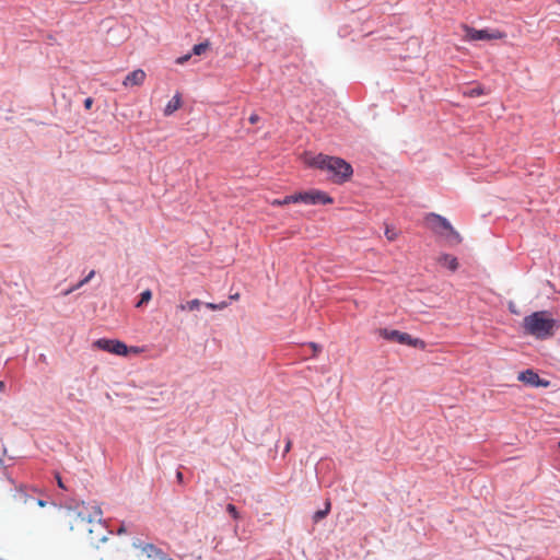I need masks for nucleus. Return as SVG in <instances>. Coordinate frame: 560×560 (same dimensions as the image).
<instances>
[{
	"label": "nucleus",
	"instance_id": "obj_4",
	"mask_svg": "<svg viewBox=\"0 0 560 560\" xmlns=\"http://www.w3.org/2000/svg\"><path fill=\"white\" fill-rule=\"evenodd\" d=\"M94 346L98 349L105 350L110 353H115L118 355H128L129 352L138 353L139 350L136 348L129 349L125 343L117 341V340H110V339H98L94 342Z\"/></svg>",
	"mask_w": 560,
	"mask_h": 560
},
{
	"label": "nucleus",
	"instance_id": "obj_10",
	"mask_svg": "<svg viewBox=\"0 0 560 560\" xmlns=\"http://www.w3.org/2000/svg\"><path fill=\"white\" fill-rule=\"evenodd\" d=\"M142 551L147 555L148 558L152 560H166L167 556L154 545L147 544L142 547Z\"/></svg>",
	"mask_w": 560,
	"mask_h": 560
},
{
	"label": "nucleus",
	"instance_id": "obj_13",
	"mask_svg": "<svg viewBox=\"0 0 560 560\" xmlns=\"http://www.w3.org/2000/svg\"><path fill=\"white\" fill-rule=\"evenodd\" d=\"M180 107V97L179 95H175L165 106L164 114L166 116L172 115L175 110Z\"/></svg>",
	"mask_w": 560,
	"mask_h": 560
},
{
	"label": "nucleus",
	"instance_id": "obj_22",
	"mask_svg": "<svg viewBox=\"0 0 560 560\" xmlns=\"http://www.w3.org/2000/svg\"><path fill=\"white\" fill-rule=\"evenodd\" d=\"M464 93L474 97L480 95L482 93V90H480L479 88H469Z\"/></svg>",
	"mask_w": 560,
	"mask_h": 560
},
{
	"label": "nucleus",
	"instance_id": "obj_24",
	"mask_svg": "<svg viewBox=\"0 0 560 560\" xmlns=\"http://www.w3.org/2000/svg\"><path fill=\"white\" fill-rule=\"evenodd\" d=\"M307 349H308V350H312V352H313V353H315L316 351H318V347H317V345H315V343H310V345L307 346Z\"/></svg>",
	"mask_w": 560,
	"mask_h": 560
},
{
	"label": "nucleus",
	"instance_id": "obj_16",
	"mask_svg": "<svg viewBox=\"0 0 560 560\" xmlns=\"http://www.w3.org/2000/svg\"><path fill=\"white\" fill-rule=\"evenodd\" d=\"M200 305H201V302L199 300H191V301L187 302L185 305H182L180 308L187 310V311H196L199 308Z\"/></svg>",
	"mask_w": 560,
	"mask_h": 560
},
{
	"label": "nucleus",
	"instance_id": "obj_1",
	"mask_svg": "<svg viewBox=\"0 0 560 560\" xmlns=\"http://www.w3.org/2000/svg\"><path fill=\"white\" fill-rule=\"evenodd\" d=\"M303 161L308 166L326 171L331 176V179L338 184L348 180L353 172L351 165L340 158L307 153L304 155Z\"/></svg>",
	"mask_w": 560,
	"mask_h": 560
},
{
	"label": "nucleus",
	"instance_id": "obj_12",
	"mask_svg": "<svg viewBox=\"0 0 560 560\" xmlns=\"http://www.w3.org/2000/svg\"><path fill=\"white\" fill-rule=\"evenodd\" d=\"M439 262L442 266L447 267L450 270L454 271L457 269V260L453 256L444 254L439 258Z\"/></svg>",
	"mask_w": 560,
	"mask_h": 560
},
{
	"label": "nucleus",
	"instance_id": "obj_33",
	"mask_svg": "<svg viewBox=\"0 0 560 560\" xmlns=\"http://www.w3.org/2000/svg\"><path fill=\"white\" fill-rule=\"evenodd\" d=\"M37 503H38V505H39V506H44V505H45V502H44V501H42V500H38V502H37Z\"/></svg>",
	"mask_w": 560,
	"mask_h": 560
},
{
	"label": "nucleus",
	"instance_id": "obj_21",
	"mask_svg": "<svg viewBox=\"0 0 560 560\" xmlns=\"http://www.w3.org/2000/svg\"><path fill=\"white\" fill-rule=\"evenodd\" d=\"M284 205L291 203V202H301L300 192L295 195L288 196L283 199Z\"/></svg>",
	"mask_w": 560,
	"mask_h": 560
},
{
	"label": "nucleus",
	"instance_id": "obj_32",
	"mask_svg": "<svg viewBox=\"0 0 560 560\" xmlns=\"http://www.w3.org/2000/svg\"><path fill=\"white\" fill-rule=\"evenodd\" d=\"M182 478H183V475H182V472H180V471H178V472H177V479L180 481V480H182Z\"/></svg>",
	"mask_w": 560,
	"mask_h": 560
},
{
	"label": "nucleus",
	"instance_id": "obj_14",
	"mask_svg": "<svg viewBox=\"0 0 560 560\" xmlns=\"http://www.w3.org/2000/svg\"><path fill=\"white\" fill-rule=\"evenodd\" d=\"M94 275H95V271H94V270L90 271V272H89V275H88L84 279H82V280H81L77 285H74V287H72V288L68 289L67 291H65V295L70 294V293H71V292H73L74 290H77V289L81 288L82 285H84L85 283H88L89 281H91V279L94 277Z\"/></svg>",
	"mask_w": 560,
	"mask_h": 560
},
{
	"label": "nucleus",
	"instance_id": "obj_11",
	"mask_svg": "<svg viewBox=\"0 0 560 560\" xmlns=\"http://www.w3.org/2000/svg\"><path fill=\"white\" fill-rule=\"evenodd\" d=\"M145 78V73L143 70H135L133 72L129 73L125 81H124V85L126 86H129V85H139L143 82Z\"/></svg>",
	"mask_w": 560,
	"mask_h": 560
},
{
	"label": "nucleus",
	"instance_id": "obj_35",
	"mask_svg": "<svg viewBox=\"0 0 560 560\" xmlns=\"http://www.w3.org/2000/svg\"><path fill=\"white\" fill-rule=\"evenodd\" d=\"M166 560H173V559H171V558H168V557H167V559H166Z\"/></svg>",
	"mask_w": 560,
	"mask_h": 560
},
{
	"label": "nucleus",
	"instance_id": "obj_34",
	"mask_svg": "<svg viewBox=\"0 0 560 560\" xmlns=\"http://www.w3.org/2000/svg\"><path fill=\"white\" fill-rule=\"evenodd\" d=\"M510 310H511L513 313H516L515 307H513V304H510Z\"/></svg>",
	"mask_w": 560,
	"mask_h": 560
},
{
	"label": "nucleus",
	"instance_id": "obj_17",
	"mask_svg": "<svg viewBox=\"0 0 560 560\" xmlns=\"http://www.w3.org/2000/svg\"><path fill=\"white\" fill-rule=\"evenodd\" d=\"M329 508H330V503L327 502L325 510H318L317 512H315L314 517H313L314 522H319L320 520H323L327 515Z\"/></svg>",
	"mask_w": 560,
	"mask_h": 560
},
{
	"label": "nucleus",
	"instance_id": "obj_27",
	"mask_svg": "<svg viewBox=\"0 0 560 560\" xmlns=\"http://www.w3.org/2000/svg\"><path fill=\"white\" fill-rule=\"evenodd\" d=\"M272 205H273V206H283V205H284V202H283V199H275V200L272 201Z\"/></svg>",
	"mask_w": 560,
	"mask_h": 560
},
{
	"label": "nucleus",
	"instance_id": "obj_2",
	"mask_svg": "<svg viewBox=\"0 0 560 560\" xmlns=\"http://www.w3.org/2000/svg\"><path fill=\"white\" fill-rule=\"evenodd\" d=\"M555 326V319L546 312H536L524 319L525 331L540 339L550 337Z\"/></svg>",
	"mask_w": 560,
	"mask_h": 560
},
{
	"label": "nucleus",
	"instance_id": "obj_28",
	"mask_svg": "<svg viewBox=\"0 0 560 560\" xmlns=\"http://www.w3.org/2000/svg\"><path fill=\"white\" fill-rule=\"evenodd\" d=\"M57 481H58V486H59L61 489H67V487L65 486V483H63L62 479H61L59 476H57Z\"/></svg>",
	"mask_w": 560,
	"mask_h": 560
},
{
	"label": "nucleus",
	"instance_id": "obj_5",
	"mask_svg": "<svg viewBox=\"0 0 560 560\" xmlns=\"http://www.w3.org/2000/svg\"><path fill=\"white\" fill-rule=\"evenodd\" d=\"M381 336L387 340L395 341L402 345H410L413 347H423V341L413 339L410 335L400 332L398 330H389L384 328L381 330Z\"/></svg>",
	"mask_w": 560,
	"mask_h": 560
},
{
	"label": "nucleus",
	"instance_id": "obj_20",
	"mask_svg": "<svg viewBox=\"0 0 560 560\" xmlns=\"http://www.w3.org/2000/svg\"><path fill=\"white\" fill-rule=\"evenodd\" d=\"M206 306L212 311H221L228 306V302H221L219 304L207 303Z\"/></svg>",
	"mask_w": 560,
	"mask_h": 560
},
{
	"label": "nucleus",
	"instance_id": "obj_31",
	"mask_svg": "<svg viewBox=\"0 0 560 560\" xmlns=\"http://www.w3.org/2000/svg\"><path fill=\"white\" fill-rule=\"evenodd\" d=\"M290 447H291V443H290V442H288V443H287V445H285V450H284V452H289Z\"/></svg>",
	"mask_w": 560,
	"mask_h": 560
},
{
	"label": "nucleus",
	"instance_id": "obj_9",
	"mask_svg": "<svg viewBox=\"0 0 560 560\" xmlns=\"http://www.w3.org/2000/svg\"><path fill=\"white\" fill-rule=\"evenodd\" d=\"M518 380L533 386H548V382L541 381L539 376L530 370L522 372L518 376Z\"/></svg>",
	"mask_w": 560,
	"mask_h": 560
},
{
	"label": "nucleus",
	"instance_id": "obj_29",
	"mask_svg": "<svg viewBox=\"0 0 560 560\" xmlns=\"http://www.w3.org/2000/svg\"><path fill=\"white\" fill-rule=\"evenodd\" d=\"M93 101L91 98H86L84 104L86 108H90L92 106Z\"/></svg>",
	"mask_w": 560,
	"mask_h": 560
},
{
	"label": "nucleus",
	"instance_id": "obj_6",
	"mask_svg": "<svg viewBox=\"0 0 560 560\" xmlns=\"http://www.w3.org/2000/svg\"><path fill=\"white\" fill-rule=\"evenodd\" d=\"M505 35L498 30H475L465 27V37L469 40H494L503 38Z\"/></svg>",
	"mask_w": 560,
	"mask_h": 560
},
{
	"label": "nucleus",
	"instance_id": "obj_19",
	"mask_svg": "<svg viewBox=\"0 0 560 560\" xmlns=\"http://www.w3.org/2000/svg\"><path fill=\"white\" fill-rule=\"evenodd\" d=\"M207 48H208V43H201V44L195 45L192 51L195 55L200 56L207 50Z\"/></svg>",
	"mask_w": 560,
	"mask_h": 560
},
{
	"label": "nucleus",
	"instance_id": "obj_8",
	"mask_svg": "<svg viewBox=\"0 0 560 560\" xmlns=\"http://www.w3.org/2000/svg\"><path fill=\"white\" fill-rule=\"evenodd\" d=\"M301 202L308 205L316 203H329L331 202V198L319 190H311L305 192H300Z\"/></svg>",
	"mask_w": 560,
	"mask_h": 560
},
{
	"label": "nucleus",
	"instance_id": "obj_18",
	"mask_svg": "<svg viewBox=\"0 0 560 560\" xmlns=\"http://www.w3.org/2000/svg\"><path fill=\"white\" fill-rule=\"evenodd\" d=\"M385 236L388 241H394L398 236V232L390 225L385 226Z\"/></svg>",
	"mask_w": 560,
	"mask_h": 560
},
{
	"label": "nucleus",
	"instance_id": "obj_30",
	"mask_svg": "<svg viewBox=\"0 0 560 560\" xmlns=\"http://www.w3.org/2000/svg\"><path fill=\"white\" fill-rule=\"evenodd\" d=\"M5 388L4 382L0 381V392H3Z\"/></svg>",
	"mask_w": 560,
	"mask_h": 560
},
{
	"label": "nucleus",
	"instance_id": "obj_3",
	"mask_svg": "<svg viewBox=\"0 0 560 560\" xmlns=\"http://www.w3.org/2000/svg\"><path fill=\"white\" fill-rule=\"evenodd\" d=\"M425 224L434 233L441 236L448 245L454 246L460 242L459 234L453 229L451 223L443 217L430 213L425 218Z\"/></svg>",
	"mask_w": 560,
	"mask_h": 560
},
{
	"label": "nucleus",
	"instance_id": "obj_25",
	"mask_svg": "<svg viewBox=\"0 0 560 560\" xmlns=\"http://www.w3.org/2000/svg\"><path fill=\"white\" fill-rule=\"evenodd\" d=\"M228 510H229V512H230L234 517H236V509H235V506H234V505L230 504V505L228 506Z\"/></svg>",
	"mask_w": 560,
	"mask_h": 560
},
{
	"label": "nucleus",
	"instance_id": "obj_15",
	"mask_svg": "<svg viewBox=\"0 0 560 560\" xmlns=\"http://www.w3.org/2000/svg\"><path fill=\"white\" fill-rule=\"evenodd\" d=\"M152 299V293L150 290H145L140 294V299L138 303L136 304L137 307H142L144 304H147Z\"/></svg>",
	"mask_w": 560,
	"mask_h": 560
},
{
	"label": "nucleus",
	"instance_id": "obj_7",
	"mask_svg": "<svg viewBox=\"0 0 560 560\" xmlns=\"http://www.w3.org/2000/svg\"><path fill=\"white\" fill-rule=\"evenodd\" d=\"M102 510L97 505L82 504L78 511V517L88 523L98 522L101 524Z\"/></svg>",
	"mask_w": 560,
	"mask_h": 560
},
{
	"label": "nucleus",
	"instance_id": "obj_23",
	"mask_svg": "<svg viewBox=\"0 0 560 560\" xmlns=\"http://www.w3.org/2000/svg\"><path fill=\"white\" fill-rule=\"evenodd\" d=\"M190 59V55H185V56H182L179 58H177L176 62L178 65H184L185 62H187L188 60Z\"/></svg>",
	"mask_w": 560,
	"mask_h": 560
},
{
	"label": "nucleus",
	"instance_id": "obj_26",
	"mask_svg": "<svg viewBox=\"0 0 560 560\" xmlns=\"http://www.w3.org/2000/svg\"><path fill=\"white\" fill-rule=\"evenodd\" d=\"M259 120V117L257 115H252L249 117L250 124H256Z\"/></svg>",
	"mask_w": 560,
	"mask_h": 560
}]
</instances>
